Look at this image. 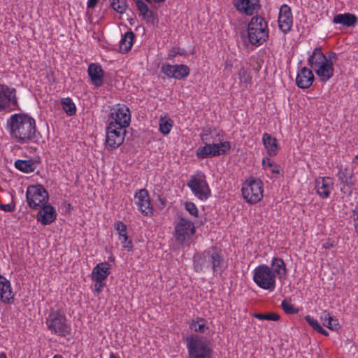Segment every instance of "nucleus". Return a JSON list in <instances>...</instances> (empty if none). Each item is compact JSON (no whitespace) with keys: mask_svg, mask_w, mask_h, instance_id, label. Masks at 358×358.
<instances>
[{"mask_svg":"<svg viewBox=\"0 0 358 358\" xmlns=\"http://www.w3.org/2000/svg\"><path fill=\"white\" fill-rule=\"evenodd\" d=\"M36 161L33 159L21 160L17 159L15 162V166L17 169L24 172L30 173L34 171L36 169Z\"/></svg>","mask_w":358,"mask_h":358,"instance_id":"obj_32","label":"nucleus"},{"mask_svg":"<svg viewBox=\"0 0 358 358\" xmlns=\"http://www.w3.org/2000/svg\"><path fill=\"white\" fill-rule=\"evenodd\" d=\"M110 265L106 262L99 263L93 268L92 278L94 281L106 280L110 273Z\"/></svg>","mask_w":358,"mask_h":358,"instance_id":"obj_23","label":"nucleus"},{"mask_svg":"<svg viewBox=\"0 0 358 358\" xmlns=\"http://www.w3.org/2000/svg\"><path fill=\"white\" fill-rule=\"evenodd\" d=\"M244 199L250 203H256L263 197L262 182L259 179H249L243 184L241 189Z\"/></svg>","mask_w":358,"mask_h":358,"instance_id":"obj_6","label":"nucleus"},{"mask_svg":"<svg viewBox=\"0 0 358 358\" xmlns=\"http://www.w3.org/2000/svg\"><path fill=\"white\" fill-rule=\"evenodd\" d=\"M148 2H151V0H145ZM155 3H162L164 2L165 0H152Z\"/></svg>","mask_w":358,"mask_h":358,"instance_id":"obj_60","label":"nucleus"},{"mask_svg":"<svg viewBox=\"0 0 358 358\" xmlns=\"http://www.w3.org/2000/svg\"><path fill=\"white\" fill-rule=\"evenodd\" d=\"M143 18L146 20L147 22L155 24L157 23L158 18L157 14H155L152 10L148 9V12H144L142 14Z\"/></svg>","mask_w":358,"mask_h":358,"instance_id":"obj_40","label":"nucleus"},{"mask_svg":"<svg viewBox=\"0 0 358 358\" xmlns=\"http://www.w3.org/2000/svg\"><path fill=\"white\" fill-rule=\"evenodd\" d=\"M57 217L55 209L50 205L43 206L42 209L38 213L37 220L43 225L52 223Z\"/></svg>","mask_w":358,"mask_h":358,"instance_id":"obj_20","label":"nucleus"},{"mask_svg":"<svg viewBox=\"0 0 358 358\" xmlns=\"http://www.w3.org/2000/svg\"><path fill=\"white\" fill-rule=\"evenodd\" d=\"M61 104L62 108L68 115L71 116L76 114V108L71 99L69 97L63 98L61 100Z\"/></svg>","mask_w":358,"mask_h":358,"instance_id":"obj_33","label":"nucleus"},{"mask_svg":"<svg viewBox=\"0 0 358 358\" xmlns=\"http://www.w3.org/2000/svg\"><path fill=\"white\" fill-rule=\"evenodd\" d=\"M87 73L92 83L95 87H99L103 85L104 72L99 64H90L88 66Z\"/></svg>","mask_w":358,"mask_h":358,"instance_id":"obj_19","label":"nucleus"},{"mask_svg":"<svg viewBox=\"0 0 358 358\" xmlns=\"http://www.w3.org/2000/svg\"><path fill=\"white\" fill-rule=\"evenodd\" d=\"M110 117L113 120L109 124H113L115 127H117V129H126L131 121L130 111L128 107L123 105L118 106L117 108L112 109Z\"/></svg>","mask_w":358,"mask_h":358,"instance_id":"obj_11","label":"nucleus"},{"mask_svg":"<svg viewBox=\"0 0 358 358\" xmlns=\"http://www.w3.org/2000/svg\"><path fill=\"white\" fill-rule=\"evenodd\" d=\"M221 257L215 248H211L202 253H196L193 257L196 272H206L212 270L217 272L221 263Z\"/></svg>","mask_w":358,"mask_h":358,"instance_id":"obj_2","label":"nucleus"},{"mask_svg":"<svg viewBox=\"0 0 358 358\" xmlns=\"http://www.w3.org/2000/svg\"><path fill=\"white\" fill-rule=\"evenodd\" d=\"M253 28H264V29H267V22L261 16H253L251 18L250 22L248 24V29Z\"/></svg>","mask_w":358,"mask_h":358,"instance_id":"obj_35","label":"nucleus"},{"mask_svg":"<svg viewBox=\"0 0 358 358\" xmlns=\"http://www.w3.org/2000/svg\"><path fill=\"white\" fill-rule=\"evenodd\" d=\"M324 325L331 330H336L339 326L338 321L336 318L333 317H328V320L326 322H323Z\"/></svg>","mask_w":358,"mask_h":358,"instance_id":"obj_44","label":"nucleus"},{"mask_svg":"<svg viewBox=\"0 0 358 358\" xmlns=\"http://www.w3.org/2000/svg\"><path fill=\"white\" fill-rule=\"evenodd\" d=\"M238 78L241 83H245V85H248L251 83L252 76L248 73L247 69L245 67H241L238 72Z\"/></svg>","mask_w":358,"mask_h":358,"instance_id":"obj_39","label":"nucleus"},{"mask_svg":"<svg viewBox=\"0 0 358 358\" xmlns=\"http://www.w3.org/2000/svg\"><path fill=\"white\" fill-rule=\"evenodd\" d=\"M317 332L321 334H322V335H324V336H328L329 335V334L327 331V330L323 329L322 327H320V329Z\"/></svg>","mask_w":358,"mask_h":358,"instance_id":"obj_59","label":"nucleus"},{"mask_svg":"<svg viewBox=\"0 0 358 358\" xmlns=\"http://www.w3.org/2000/svg\"><path fill=\"white\" fill-rule=\"evenodd\" d=\"M0 358H7V356L5 352L0 353Z\"/></svg>","mask_w":358,"mask_h":358,"instance_id":"obj_61","label":"nucleus"},{"mask_svg":"<svg viewBox=\"0 0 358 358\" xmlns=\"http://www.w3.org/2000/svg\"><path fill=\"white\" fill-rule=\"evenodd\" d=\"M219 148L215 141H213L212 144H205L203 147L196 150V156L199 159L210 158L215 156H220Z\"/></svg>","mask_w":358,"mask_h":358,"instance_id":"obj_24","label":"nucleus"},{"mask_svg":"<svg viewBox=\"0 0 358 358\" xmlns=\"http://www.w3.org/2000/svg\"><path fill=\"white\" fill-rule=\"evenodd\" d=\"M292 24L293 19L291 9L287 5L283 4L279 11V28L284 34H287L291 30Z\"/></svg>","mask_w":358,"mask_h":358,"instance_id":"obj_14","label":"nucleus"},{"mask_svg":"<svg viewBox=\"0 0 358 358\" xmlns=\"http://www.w3.org/2000/svg\"><path fill=\"white\" fill-rule=\"evenodd\" d=\"M13 298L10 283L5 277H0V299L5 303H9Z\"/></svg>","mask_w":358,"mask_h":358,"instance_id":"obj_27","label":"nucleus"},{"mask_svg":"<svg viewBox=\"0 0 358 358\" xmlns=\"http://www.w3.org/2000/svg\"><path fill=\"white\" fill-rule=\"evenodd\" d=\"M162 72L169 78L181 80L189 74V69L184 64H163L161 68Z\"/></svg>","mask_w":358,"mask_h":358,"instance_id":"obj_13","label":"nucleus"},{"mask_svg":"<svg viewBox=\"0 0 358 358\" xmlns=\"http://www.w3.org/2000/svg\"><path fill=\"white\" fill-rule=\"evenodd\" d=\"M275 163L273 162H271L268 158L265 157L262 159V166L263 167L266 169L267 168H273Z\"/></svg>","mask_w":358,"mask_h":358,"instance_id":"obj_51","label":"nucleus"},{"mask_svg":"<svg viewBox=\"0 0 358 358\" xmlns=\"http://www.w3.org/2000/svg\"><path fill=\"white\" fill-rule=\"evenodd\" d=\"M16 90L6 85L0 84V111L18 108Z\"/></svg>","mask_w":358,"mask_h":358,"instance_id":"obj_10","label":"nucleus"},{"mask_svg":"<svg viewBox=\"0 0 358 358\" xmlns=\"http://www.w3.org/2000/svg\"><path fill=\"white\" fill-rule=\"evenodd\" d=\"M273 168L271 169V173L273 174H279L280 173V166L275 164L273 166Z\"/></svg>","mask_w":358,"mask_h":358,"instance_id":"obj_55","label":"nucleus"},{"mask_svg":"<svg viewBox=\"0 0 358 358\" xmlns=\"http://www.w3.org/2000/svg\"><path fill=\"white\" fill-rule=\"evenodd\" d=\"M186 341L189 358H211L213 350L208 341L201 339L198 335L187 338Z\"/></svg>","mask_w":358,"mask_h":358,"instance_id":"obj_4","label":"nucleus"},{"mask_svg":"<svg viewBox=\"0 0 358 358\" xmlns=\"http://www.w3.org/2000/svg\"><path fill=\"white\" fill-rule=\"evenodd\" d=\"M248 37L250 43L259 45L268 38V31L264 28L252 27V29H248Z\"/></svg>","mask_w":358,"mask_h":358,"instance_id":"obj_18","label":"nucleus"},{"mask_svg":"<svg viewBox=\"0 0 358 358\" xmlns=\"http://www.w3.org/2000/svg\"><path fill=\"white\" fill-rule=\"evenodd\" d=\"M187 185L201 201L206 200L210 196V189L203 173L192 176Z\"/></svg>","mask_w":358,"mask_h":358,"instance_id":"obj_8","label":"nucleus"},{"mask_svg":"<svg viewBox=\"0 0 358 358\" xmlns=\"http://www.w3.org/2000/svg\"><path fill=\"white\" fill-rule=\"evenodd\" d=\"M253 280L264 289L273 291L275 287V275L267 265L262 264L255 268Z\"/></svg>","mask_w":358,"mask_h":358,"instance_id":"obj_5","label":"nucleus"},{"mask_svg":"<svg viewBox=\"0 0 358 358\" xmlns=\"http://www.w3.org/2000/svg\"><path fill=\"white\" fill-rule=\"evenodd\" d=\"M187 52L185 50L180 48V47H173L168 53V59H171L175 57L176 55L186 56Z\"/></svg>","mask_w":358,"mask_h":358,"instance_id":"obj_41","label":"nucleus"},{"mask_svg":"<svg viewBox=\"0 0 358 358\" xmlns=\"http://www.w3.org/2000/svg\"><path fill=\"white\" fill-rule=\"evenodd\" d=\"M7 129L12 138L23 144L38 140L35 120L25 113H16L7 120Z\"/></svg>","mask_w":358,"mask_h":358,"instance_id":"obj_1","label":"nucleus"},{"mask_svg":"<svg viewBox=\"0 0 358 358\" xmlns=\"http://www.w3.org/2000/svg\"><path fill=\"white\" fill-rule=\"evenodd\" d=\"M328 317H331V316L327 311H324V313L321 317V318L324 321V322H326L328 320Z\"/></svg>","mask_w":358,"mask_h":358,"instance_id":"obj_56","label":"nucleus"},{"mask_svg":"<svg viewBox=\"0 0 358 358\" xmlns=\"http://www.w3.org/2000/svg\"><path fill=\"white\" fill-rule=\"evenodd\" d=\"M136 203H137L139 210L142 213L148 215L152 214V208L151 206L148 192L146 189H141L135 194Z\"/></svg>","mask_w":358,"mask_h":358,"instance_id":"obj_16","label":"nucleus"},{"mask_svg":"<svg viewBox=\"0 0 358 358\" xmlns=\"http://www.w3.org/2000/svg\"><path fill=\"white\" fill-rule=\"evenodd\" d=\"M0 209L5 212H13L15 210V204L14 203H8V204H0Z\"/></svg>","mask_w":358,"mask_h":358,"instance_id":"obj_49","label":"nucleus"},{"mask_svg":"<svg viewBox=\"0 0 358 358\" xmlns=\"http://www.w3.org/2000/svg\"><path fill=\"white\" fill-rule=\"evenodd\" d=\"M195 227L189 220L180 217L175 226V238L178 243L189 246L192 236L195 234Z\"/></svg>","mask_w":358,"mask_h":358,"instance_id":"obj_7","label":"nucleus"},{"mask_svg":"<svg viewBox=\"0 0 358 358\" xmlns=\"http://www.w3.org/2000/svg\"><path fill=\"white\" fill-rule=\"evenodd\" d=\"M219 137H220V134L218 133L215 134V137L213 136V134H209V135L207 136L208 141H202V142L204 144H212V141H215V138L217 139Z\"/></svg>","mask_w":358,"mask_h":358,"instance_id":"obj_52","label":"nucleus"},{"mask_svg":"<svg viewBox=\"0 0 358 358\" xmlns=\"http://www.w3.org/2000/svg\"><path fill=\"white\" fill-rule=\"evenodd\" d=\"M104 280H100V281H96L95 284V290L99 293L101 292L102 289L105 286V283L103 282Z\"/></svg>","mask_w":358,"mask_h":358,"instance_id":"obj_53","label":"nucleus"},{"mask_svg":"<svg viewBox=\"0 0 358 358\" xmlns=\"http://www.w3.org/2000/svg\"><path fill=\"white\" fill-rule=\"evenodd\" d=\"M262 141L269 156L273 157L278 154L279 145L275 137L268 133H264L262 136Z\"/></svg>","mask_w":358,"mask_h":358,"instance_id":"obj_26","label":"nucleus"},{"mask_svg":"<svg viewBox=\"0 0 358 358\" xmlns=\"http://www.w3.org/2000/svg\"><path fill=\"white\" fill-rule=\"evenodd\" d=\"M272 272L278 275L280 278L285 276L287 273L286 266L284 261L279 257H273L271 262Z\"/></svg>","mask_w":358,"mask_h":358,"instance_id":"obj_31","label":"nucleus"},{"mask_svg":"<svg viewBox=\"0 0 358 358\" xmlns=\"http://www.w3.org/2000/svg\"><path fill=\"white\" fill-rule=\"evenodd\" d=\"M281 306L282 310L287 314H296L299 312L298 308L288 303L286 300L282 301Z\"/></svg>","mask_w":358,"mask_h":358,"instance_id":"obj_43","label":"nucleus"},{"mask_svg":"<svg viewBox=\"0 0 358 358\" xmlns=\"http://www.w3.org/2000/svg\"><path fill=\"white\" fill-rule=\"evenodd\" d=\"M253 317L259 320H266L273 321H278V320H280V315L275 313H267L265 314L254 313Z\"/></svg>","mask_w":358,"mask_h":358,"instance_id":"obj_38","label":"nucleus"},{"mask_svg":"<svg viewBox=\"0 0 358 358\" xmlns=\"http://www.w3.org/2000/svg\"><path fill=\"white\" fill-rule=\"evenodd\" d=\"M53 358H63L62 355H56L53 357Z\"/></svg>","mask_w":358,"mask_h":358,"instance_id":"obj_62","label":"nucleus"},{"mask_svg":"<svg viewBox=\"0 0 358 358\" xmlns=\"http://www.w3.org/2000/svg\"><path fill=\"white\" fill-rule=\"evenodd\" d=\"M234 7L241 13L252 15L260 8L259 0H234Z\"/></svg>","mask_w":358,"mask_h":358,"instance_id":"obj_15","label":"nucleus"},{"mask_svg":"<svg viewBox=\"0 0 358 358\" xmlns=\"http://www.w3.org/2000/svg\"><path fill=\"white\" fill-rule=\"evenodd\" d=\"M185 209L188 211L194 217L198 216V209L196 205L191 201H186L185 203Z\"/></svg>","mask_w":358,"mask_h":358,"instance_id":"obj_45","label":"nucleus"},{"mask_svg":"<svg viewBox=\"0 0 358 358\" xmlns=\"http://www.w3.org/2000/svg\"><path fill=\"white\" fill-rule=\"evenodd\" d=\"M337 59L336 54L334 52H331L329 54V59H327V61H333V59L336 60Z\"/></svg>","mask_w":358,"mask_h":358,"instance_id":"obj_57","label":"nucleus"},{"mask_svg":"<svg viewBox=\"0 0 358 358\" xmlns=\"http://www.w3.org/2000/svg\"><path fill=\"white\" fill-rule=\"evenodd\" d=\"M114 227L118 232L120 238H123V240L121 241L123 248L127 249L128 251L131 250L133 248V243L131 239H129L127 236L126 224L121 221H118L115 223Z\"/></svg>","mask_w":358,"mask_h":358,"instance_id":"obj_25","label":"nucleus"},{"mask_svg":"<svg viewBox=\"0 0 358 358\" xmlns=\"http://www.w3.org/2000/svg\"><path fill=\"white\" fill-rule=\"evenodd\" d=\"M111 8L117 13L122 14L127 9V3L125 0H109Z\"/></svg>","mask_w":358,"mask_h":358,"instance_id":"obj_37","label":"nucleus"},{"mask_svg":"<svg viewBox=\"0 0 358 358\" xmlns=\"http://www.w3.org/2000/svg\"><path fill=\"white\" fill-rule=\"evenodd\" d=\"M98 3V0H88L87 8H94Z\"/></svg>","mask_w":358,"mask_h":358,"instance_id":"obj_54","label":"nucleus"},{"mask_svg":"<svg viewBox=\"0 0 358 358\" xmlns=\"http://www.w3.org/2000/svg\"><path fill=\"white\" fill-rule=\"evenodd\" d=\"M135 34L133 31H129L124 34L120 41V52L122 53H127L131 50Z\"/></svg>","mask_w":358,"mask_h":358,"instance_id":"obj_30","label":"nucleus"},{"mask_svg":"<svg viewBox=\"0 0 358 358\" xmlns=\"http://www.w3.org/2000/svg\"><path fill=\"white\" fill-rule=\"evenodd\" d=\"M314 80V75L311 70L303 67L297 73L296 84L298 87L306 89L310 87Z\"/></svg>","mask_w":358,"mask_h":358,"instance_id":"obj_17","label":"nucleus"},{"mask_svg":"<svg viewBox=\"0 0 358 358\" xmlns=\"http://www.w3.org/2000/svg\"><path fill=\"white\" fill-rule=\"evenodd\" d=\"M358 22L357 17L352 13L336 15L333 19L334 24H341L345 27H354Z\"/></svg>","mask_w":358,"mask_h":358,"instance_id":"obj_28","label":"nucleus"},{"mask_svg":"<svg viewBox=\"0 0 358 358\" xmlns=\"http://www.w3.org/2000/svg\"><path fill=\"white\" fill-rule=\"evenodd\" d=\"M215 144L219 148L220 155L225 154L230 149V144L228 141L221 142V138L219 137L217 139L215 138Z\"/></svg>","mask_w":358,"mask_h":358,"instance_id":"obj_42","label":"nucleus"},{"mask_svg":"<svg viewBox=\"0 0 358 358\" xmlns=\"http://www.w3.org/2000/svg\"><path fill=\"white\" fill-rule=\"evenodd\" d=\"M189 327L192 330H194L196 332L203 333L208 327L204 323L201 324H195L191 323L189 324Z\"/></svg>","mask_w":358,"mask_h":358,"instance_id":"obj_47","label":"nucleus"},{"mask_svg":"<svg viewBox=\"0 0 358 358\" xmlns=\"http://www.w3.org/2000/svg\"><path fill=\"white\" fill-rule=\"evenodd\" d=\"M327 61L326 55L322 52L320 47H316L313 54L308 58V64L315 69L317 66L321 65Z\"/></svg>","mask_w":358,"mask_h":358,"instance_id":"obj_29","label":"nucleus"},{"mask_svg":"<svg viewBox=\"0 0 358 358\" xmlns=\"http://www.w3.org/2000/svg\"><path fill=\"white\" fill-rule=\"evenodd\" d=\"M134 1L141 15H142L144 12H148V9L149 8L145 2H143L142 0H134Z\"/></svg>","mask_w":358,"mask_h":358,"instance_id":"obj_48","label":"nucleus"},{"mask_svg":"<svg viewBox=\"0 0 358 358\" xmlns=\"http://www.w3.org/2000/svg\"><path fill=\"white\" fill-rule=\"evenodd\" d=\"M48 329L62 337L71 334V327L67 324L66 316L59 311L51 310L46 318Z\"/></svg>","mask_w":358,"mask_h":358,"instance_id":"obj_3","label":"nucleus"},{"mask_svg":"<svg viewBox=\"0 0 358 358\" xmlns=\"http://www.w3.org/2000/svg\"><path fill=\"white\" fill-rule=\"evenodd\" d=\"M338 180L344 185H351L350 180L352 177V172L348 168L341 169L338 173Z\"/></svg>","mask_w":358,"mask_h":358,"instance_id":"obj_34","label":"nucleus"},{"mask_svg":"<svg viewBox=\"0 0 358 358\" xmlns=\"http://www.w3.org/2000/svg\"><path fill=\"white\" fill-rule=\"evenodd\" d=\"M204 319L202 317H196V320H192L191 323L200 324L199 322L203 323Z\"/></svg>","mask_w":358,"mask_h":358,"instance_id":"obj_58","label":"nucleus"},{"mask_svg":"<svg viewBox=\"0 0 358 358\" xmlns=\"http://www.w3.org/2000/svg\"><path fill=\"white\" fill-rule=\"evenodd\" d=\"M305 320L307 323L317 332L320 329L322 326L313 317H310V315H307L305 317Z\"/></svg>","mask_w":358,"mask_h":358,"instance_id":"obj_46","label":"nucleus"},{"mask_svg":"<svg viewBox=\"0 0 358 358\" xmlns=\"http://www.w3.org/2000/svg\"><path fill=\"white\" fill-rule=\"evenodd\" d=\"M356 231L358 233V223L355 224Z\"/></svg>","mask_w":358,"mask_h":358,"instance_id":"obj_64","label":"nucleus"},{"mask_svg":"<svg viewBox=\"0 0 358 358\" xmlns=\"http://www.w3.org/2000/svg\"><path fill=\"white\" fill-rule=\"evenodd\" d=\"M26 197L29 207L37 209L45 205L48 200V193L41 185H32L27 188Z\"/></svg>","mask_w":358,"mask_h":358,"instance_id":"obj_9","label":"nucleus"},{"mask_svg":"<svg viewBox=\"0 0 358 358\" xmlns=\"http://www.w3.org/2000/svg\"><path fill=\"white\" fill-rule=\"evenodd\" d=\"M126 129H117L113 124L107 127L106 145L109 150H114L120 146L124 140Z\"/></svg>","mask_w":358,"mask_h":358,"instance_id":"obj_12","label":"nucleus"},{"mask_svg":"<svg viewBox=\"0 0 358 358\" xmlns=\"http://www.w3.org/2000/svg\"><path fill=\"white\" fill-rule=\"evenodd\" d=\"M212 133L213 132L210 128H203L201 133L200 134L201 141H208L207 136L212 134Z\"/></svg>","mask_w":358,"mask_h":358,"instance_id":"obj_50","label":"nucleus"},{"mask_svg":"<svg viewBox=\"0 0 358 358\" xmlns=\"http://www.w3.org/2000/svg\"><path fill=\"white\" fill-rule=\"evenodd\" d=\"M333 61H327L317 66L315 70L322 82H327L334 75V69Z\"/></svg>","mask_w":358,"mask_h":358,"instance_id":"obj_22","label":"nucleus"},{"mask_svg":"<svg viewBox=\"0 0 358 358\" xmlns=\"http://www.w3.org/2000/svg\"><path fill=\"white\" fill-rule=\"evenodd\" d=\"M173 127V122L170 118L161 117L159 120V131L164 135L168 134Z\"/></svg>","mask_w":358,"mask_h":358,"instance_id":"obj_36","label":"nucleus"},{"mask_svg":"<svg viewBox=\"0 0 358 358\" xmlns=\"http://www.w3.org/2000/svg\"><path fill=\"white\" fill-rule=\"evenodd\" d=\"M109 358H117L113 353H111Z\"/></svg>","mask_w":358,"mask_h":358,"instance_id":"obj_63","label":"nucleus"},{"mask_svg":"<svg viewBox=\"0 0 358 358\" xmlns=\"http://www.w3.org/2000/svg\"><path fill=\"white\" fill-rule=\"evenodd\" d=\"M333 185L329 177L318 178L315 180L317 193L323 199L327 198L330 194L331 186Z\"/></svg>","mask_w":358,"mask_h":358,"instance_id":"obj_21","label":"nucleus"}]
</instances>
